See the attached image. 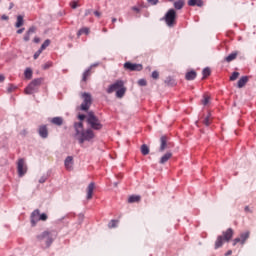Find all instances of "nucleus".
Here are the masks:
<instances>
[{"label": "nucleus", "mask_w": 256, "mask_h": 256, "mask_svg": "<svg viewBox=\"0 0 256 256\" xmlns=\"http://www.w3.org/2000/svg\"><path fill=\"white\" fill-rule=\"evenodd\" d=\"M74 129L76 131V137H78L80 145H83L85 141H91V139H95V133L93 130H83V122L75 123Z\"/></svg>", "instance_id": "1"}, {"label": "nucleus", "mask_w": 256, "mask_h": 256, "mask_svg": "<svg viewBox=\"0 0 256 256\" xmlns=\"http://www.w3.org/2000/svg\"><path fill=\"white\" fill-rule=\"evenodd\" d=\"M233 230L228 228L226 231L222 232V235L218 236L215 241L214 249H220L223 247V243H229L230 239H233Z\"/></svg>", "instance_id": "2"}, {"label": "nucleus", "mask_w": 256, "mask_h": 256, "mask_svg": "<svg viewBox=\"0 0 256 256\" xmlns=\"http://www.w3.org/2000/svg\"><path fill=\"white\" fill-rule=\"evenodd\" d=\"M167 27H175L177 25V12L175 9H169L163 17Z\"/></svg>", "instance_id": "3"}, {"label": "nucleus", "mask_w": 256, "mask_h": 256, "mask_svg": "<svg viewBox=\"0 0 256 256\" xmlns=\"http://www.w3.org/2000/svg\"><path fill=\"white\" fill-rule=\"evenodd\" d=\"M87 123L92 129H95L96 131H99L103 128L101 121H99V118H97V116H95V113H93L92 111L88 112Z\"/></svg>", "instance_id": "4"}, {"label": "nucleus", "mask_w": 256, "mask_h": 256, "mask_svg": "<svg viewBox=\"0 0 256 256\" xmlns=\"http://www.w3.org/2000/svg\"><path fill=\"white\" fill-rule=\"evenodd\" d=\"M41 83H43L42 78L34 79L25 89L26 95H33L35 91L41 87Z\"/></svg>", "instance_id": "5"}, {"label": "nucleus", "mask_w": 256, "mask_h": 256, "mask_svg": "<svg viewBox=\"0 0 256 256\" xmlns=\"http://www.w3.org/2000/svg\"><path fill=\"white\" fill-rule=\"evenodd\" d=\"M83 102L80 106L81 111H89V108L91 107V104L93 103V98L91 97V94L84 92L82 94Z\"/></svg>", "instance_id": "6"}, {"label": "nucleus", "mask_w": 256, "mask_h": 256, "mask_svg": "<svg viewBox=\"0 0 256 256\" xmlns=\"http://www.w3.org/2000/svg\"><path fill=\"white\" fill-rule=\"evenodd\" d=\"M17 171L19 177H23L27 173V164H25V159L20 158L17 163Z\"/></svg>", "instance_id": "7"}, {"label": "nucleus", "mask_w": 256, "mask_h": 256, "mask_svg": "<svg viewBox=\"0 0 256 256\" xmlns=\"http://www.w3.org/2000/svg\"><path fill=\"white\" fill-rule=\"evenodd\" d=\"M123 87H125V83L123 82V80H118L108 87L107 93L111 94L114 91H119V89H122Z\"/></svg>", "instance_id": "8"}, {"label": "nucleus", "mask_w": 256, "mask_h": 256, "mask_svg": "<svg viewBox=\"0 0 256 256\" xmlns=\"http://www.w3.org/2000/svg\"><path fill=\"white\" fill-rule=\"evenodd\" d=\"M124 69H128V71H143V65L126 62L124 64Z\"/></svg>", "instance_id": "9"}, {"label": "nucleus", "mask_w": 256, "mask_h": 256, "mask_svg": "<svg viewBox=\"0 0 256 256\" xmlns=\"http://www.w3.org/2000/svg\"><path fill=\"white\" fill-rule=\"evenodd\" d=\"M38 135L42 139H47V137H49V128H47V125H40L38 127Z\"/></svg>", "instance_id": "10"}, {"label": "nucleus", "mask_w": 256, "mask_h": 256, "mask_svg": "<svg viewBox=\"0 0 256 256\" xmlns=\"http://www.w3.org/2000/svg\"><path fill=\"white\" fill-rule=\"evenodd\" d=\"M168 141H169V138L167 136L160 137V148H159L160 153H163L165 149L169 148V144L167 143Z\"/></svg>", "instance_id": "11"}, {"label": "nucleus", "mask_w": 256, "mask_h": 256, "mask_svg": "<svg viewBox=\"0 0 256 256\" xmlns=\"http://www.w3.org/2000/svg\"><path fill=\"white\" fill-rule=\"evenodd\" d=\"M38 239H47V244L48 246L53 243V239L51 238V233L50 232H43L41 235L38 236Z\"/></svg>", "instance_id": "12"}, {"label": "nucleus", "mask_w": 256, "mask_h": 256, "mask_svg": "<svg viewBox=\"0 0 256 256\" xmlns=\"http://www.w3.org/2000/svg\"><path fill=\"white\" fill-rule=\"evenodd\" d=\"M93 191H95V183L91 182L87 187V199H93Z\"/></svg>", "instance_id": "13"}, {"label": "nucleus", "mask_w": 256, "mask_h": 256, "mask_svg": "<svg viewBox=\"0 0 256 256\" xmlns=\"http://www.w3.org/2000/svg\"><path fill=\"white\" fill-rule=\"evenodd\" d=\"M40 212H39V209H36L32 212L31 214V223L33 225H35L37 223V221H39V217H40Z\"/></svg>", "instance_id": "14"}, {"label": "nucleus", "mask_w": 256, "mask_h": 256, "mask_svg": "<svg viewBox=\"0 0 256 256\" xmlns=\"http://www.w3.org/2000/svg\"><path fill=\"white\" fill-rule=\"evenodd\" d=\"M171 157H173V153L171 152H166L161 158L159 163L161 165H165V163H167V161H169V159H171Z\"/></svg>", "instance_id": "15"}, {"label": "nucleus", "mask_w": 256, "mask_h": 256, "mask_svg": "<svg viewBox=\"0 0 256 256\" xmlns=\"http://www.w3.org/2000/svg\"><path fill=\"white\" fill-rule=\"evenodd\" d=\"M64 165H65L67 171H71L73 169V158H72V156H68L65 159Z\"/></svg>", "instance_id": "16"}, {"label": "nucleus", "mask_w": 256, "mask_h": 256, "mask_svg": "<svg viewBox=\"0 0 256 256\" xmlns=\"http://www.w3.org/2000/svg\"><path fill=\"white\" fill-rule=\"evenodd\" d=\"M249 81V77L247 76H243L238 80V88L242 89V87H245V85H247V82Z\"/></svg>", "instance_id": "17"}, {"label": "nucleus", "mask_w": 256, "mask_h": 256, "mask_svg": "<svg viewBox=\"0 0 256 256\" xmlns=\"http://www.w3.org/2000/svg\"><path fill=\"white\" fill-rule=\"evenodd\" d=\"M52 125H57V127H61L63 125V117H54L50 120Z\"/></svg>", "instance_id": "18"}, {"label": "nucleus", "mask_w": 256, "mask_h": 256, "mask_svg": "<svg viewBox=\"0 0 256 256\" xmlns=\"http://www.w3.org/2000/svg\"><path fill=\"white\" fill-rule=\"evenodd\" d=\"M237 55H239V52L234 51L225 58V61H227V63H231V61H235V59H237Z\"/></svg>", "instance_id": "19"}, {"label": "nucleus", "mask_w": 256, "mask_h": 256, "mask_svg": "<svg viewBox=\"0 0 256 256\" xmlns=\"http://www.w3.org/2000/svg\"><path fill=\"white\" fill-rule=\"evenodd\" d=\"M35 31H36V28L34 26L30 27L29 30L24 35V41H29V39H31V35H33Z\"/></svg>", "instance_id": "20"}, {"label": "nucleus", "mask_w": 256, "mask_h": 256, "mask_svg": "<svg viewBox=\"0 0 256 256\" xmlns=\"http://www.w3.org/2000/svg\"><path fill=\"white\" fill-rule=\"evenodd\" d=\"M126 92H127V88H125V86H124L116 91V97H118V99H123Z\"/></svg>", "instance_id": "21"}, {"label": "nucleus", "mask_w": 256, "mask_h": 256, "mask_svg": "<svg viewBox=\"0 0 256 256\" xmlns=\"http://www.w3.org/2000/svg\"><path fill=\"white\" fill-rule=\"evenodd\" d=\"M196 77H197V72H195L193 70L186 73V76H185L187 81H193V79H195Z\"/></svg>", "instance_id": "22"}, {"label": "nucleus", "mask_w": 256, "mask_h": 256, "mask_svg": "<svg viewBox=\"0 0 256 256\" xmlns=\"http://www.w3.org/2000/svg\"><path fill=\"white\" fill-rule=\"evenodd\" d=\"M210 102H211V96H209V94H204L201 101L202 105H204V107H207V105H209Z\"/></svg>", "instance_id": "23"}, {"label": "nucleus", "mask_w": 256, "mask_h": 256, "mask_svg": "<svg viewBox=\"0 0 256 256\" xmlns=\"http://www.w3.org/2000/svg\"><path fill=\"white\" fill-rule=\"evenodd\" d=\"M89 33H91V30L87 27H84L78 31L77 37H81V35H89Z\"/></svg>", "instance_id": "24"}, {"label": "nucleus", "mask_w": 256, "mask_h": 256, "mask_svg": "<svg viewBox=\"0 0 256 256\" xmlns=\"http://www.w3.org/2000/svg\"><path fill=\"white\" fill-rule=\"evenodd\" d=\"M141 201V196L132 195L128 198V203H139Z\"/></svg>", "instance_id": "25"}, {"label": "nucleus", "mask_w": 256, "mask_h": 256, "mask_svg": "<svg viewBox=\"0 0 256 256\" xmlns=\"http://www.w3.org/2000/svg\"><path fill=\"white\" fill-rule=\"evenodd\" d=\"M189 7H203V1H188Z\"/></svg>", "instance_id": "26"}, {"label": "nucleus", "mask_w": 256, "mask_h": 256, "mask_svg": "<svg viewBox=\"0 0 256 256\" xmlns=\"http://www.w3.org/2000/svg\"><path fill=\"white\" fill-rule=\"evenodd\" d=\"M249 235H250L249 232H245L240 235L241 245H245V241L249 239Z\"/></svg>", "instance_id": "27"}, {"label": "nucleus", "mask_w": 256, "mask_h": 256, "mask_svg": "<svg viewBox=\"0 0 256 256\" xmlns=\"http://www.w3.org/2000/svg\"><path fill=\"white\" fill-rule=\"evenodd\" d=\"M212 121L211 113H208V115L204 118L203 123L206 125V127H209Z\"/></svg>", "instance_id": "28"}, {"label": "nucleus", "mask_w": 256, "mask_h": 256, "mask_svg": "<svg viewBox=\"0 0 256 256\" xmlns=\"http://www.w3.org/2000/svg\"><path fill=\"white\" fill-rule=\"evenodd\" d=\"M88 77H91V67L83 73L82 81H87Z\"/></svg>", "instance_id": "29"}, {"label": "nucleus", "mask_w": 256, "mask_h": 256, "mask_svg": "<svg viewBox=\"0 0 256 256\" xmlns=\"http://www.w3.org/2000/svg\"><path fill=\"white\" fill-rule=\"evenodd\" d=\"M15 27L19 29V27H23V16L19 15L17 17V22L15 24Z\"/></svg>", "instance_id": "30"}, {"label": "nucleus", "mask_w": 256, "mask_h": 256, "mask_svg": "<svg viewBox=\"0 0 256 256\" xmlns=\"http://www.w3.org/2000/svg\"><path fill=\"white\" fill-rule=\"evenodd\" d=\"M184 6H185V2H183V1H176V2H174V7L177 10L183 9Z\"/></svg>", "instance_id": "31"}, {"label": "nucleus", "mask_w": 256, "mask_h": 256, "mask_svg": "<svg viewBox=\"0 0 256 256\" xmlns=\"http://www.w3.org/2000/svg\"><path fill=\"white\" fill-rule=\"evenodd\" d=\"M24 75L26 79H31V77H33V70H31V68H27Z\"/></svg>", "instance_id": "32"}, {"label": "nucleus", "mask_w": 256, "mask_h": 256, "mask_svg": "<svg viewBox=\"0 0 256 256\" xmlns=\"http://www.w3.org/2000/svg\"><path fill=\"white\" fill-rule=\"evenodd\" d=\"M141 153L142 155H149V146H147L146 144H143L141 146Z\"/></svg>", "instance_id": "33"}, {"label": "nucleus", "mask_w": 256, "mask_h": 256, "mask_svg": "<svg viewBox=\"0 0 256 256\" xmlns=\"http://www.w3.org/2000/svg\"><path fill=\"white\" fill-rule=\"evenodd\" d=\"M49 45H51V40H49V39L45 40L44 43L40 47L41 51H45V49H47V47H49Z\"/></svg>", "instance_id": "34"}, {"label": "nucleus", "mask_w": 256, "mask_h": 256, "mask_svg": "<svg viewBox=\"0 0 256 256\" xmlns=\"http://www.w3.org/2000/svg\"><path fill=\"white\" fill-rule=\"evenodd\" d=\"M239 75V72H233L230 76V81H237V79H239Z\"/></svg>", "instance_id": "35"}, {"label": "nucleus", "mask_w": 256, "mask_h": 256, "mask_svg": "<svg viewBox=\"0 0 256 256\" xmlns=\"http://www.w3.org/2000/svg\"><path fill=\"white\" fill-rule=\"evenodd\" d=\"M117 223H119V221L111 220L110 223L108 224L109 229H113V228L117 227Z\"/></svg>", "instance_id": "36"}, {"label": "nucleus", "mask_w": 256, "mask_h": 256, "mask_svg": "<svg viewBox=\"0 0 256 256\" xmlns=\"http://www.w3.org/2000/svg\"><path fill=\"white\" fill-rule=\"evenodd\" d=\"M202 74H203V77H209V75H211V69L209 68H205L203 71H202Z\"/></svg>", "instance_id": "37"}, {"label": "nucleus", "mask_w": 256, "mask_h": 256, "mask_svg": "<svg viewBox=\"0 0 256 256\" xmlns=\"http://www.w3.org/2000/svg\"><path fill=\"white\" fill-rule=\"evenodd\" d=\"M48 216L45 213L40 214L38 221H47Z\"/></svg>", "instance_id": "38"}, {"label": "nucleus", "mask_w": 256, "mask_h": 256, "mask_svg": "<svg viewBox=\"0 0 256 256\" xmlns=\"http://www.w3.org/2000/svg\"><path fill=\"white\" fill-rule=\"evenodd\" d=\"M141 9H143L142 4L132 7V11H136V13H139V11H141Z\"/></svg>", "instance_id": "39"}, {"label": "nucleus", "mask_w": 256, "mask_h": 256, "mask_svg": "<svg viewBox=\"0 0 256 256\" xmlns=\"http://www.w3.org/2000/svg\"><path fill=\"white\" fill-rule=\"evenodd\" d=\"M138 85H140V87H145V85H147V80L145 79H140L138 81Z\"/></svg>", "instance_id": "40"}, {"label": "nucleus", "mask_w": 256, "mask_h": 256, "mask_svg": "<svg viewBox=\"0 0 256 256\" xmlns=\"http://www.w3.org/2000/svg\"><path fill=\"white\" fill-rule=\"evenodd\" d=\"M17 89V87H15L13 84H9L8 86V93H12V91H15Z\"/></svg>", "instance_id": "41"}, {"label": "nucleus", "mask_w": 256, "mask_h": 256, "mask_svg": "<svg viewBox=\"0 0 256 256\" xmlns=\"http://www.w3.org/2000/svg\"><path fill=\"white\" fill-rule=\"evenodd\" d=\"M50 67H53V62H47L43 65V69L45 70L50 69Z\"/></svg>", "instance_id": "42"}, {"label": "nucleus", "mask_w": 256, "mask_h": 256, "mask_svg": "<svg viewBox=\"0 0 256 256\" xmlns=\"http://www.w3.org/2000/svg\"><path fill=\"white\" fill-rule=\"evenodd\" d=\"M78 6H79V2H70V7H71L72 9H77Z\"/></svg>", "instance_id": "43"}, {"label": "nucleus", "mask_w": 256, "mask_h": 256, "mask_svg": "<svg viewBox=\"0 0 256 256\" xmlns=\"http://www.w3.org/2000/svg\"><path fill=\"white\" fill-rule=\"evenodd\" d=\"M41 53H43V50L40 48L37 52H35L34 59H39V55H41Z\"/></svg>", "instance_id": "44"}, {"label": "nucleus", "mask_w": 256, "mask_h": 256, "mask_svg": "<svg viewBox=\"0 0 256 256\" xmlns=\"http://www.w3.org/2000/svg\"><path fill=\"white\" fill-rule=\"evenodd\" d=\"M152 79H159V72L153 71L152 72Z\"/></svg>", "instance_id": "45"}, {"label": "nucleus", "mask_w": 256, "mask_h": 256, "mask_svg": "<svg viewBox=\"0 0 256 256\" xmlns=\"http://www.w3.org/2000/svg\"><path fill=\"white\" fill-rule=\"evenodd\" d=\"M241 238H235L234 240H233V246L235 247V245H237V243H241Z\"/></svg>", "instance_id": "46"}, {"label": "nucleus", "mask_w": 256, "mask_h": 256, "mask_svg": "<svg viewBox=\"0 0 256 256\" xmlns=\"http://www.w3.org/2000/svg\"><path fill=\"white\" fill-rule=\"evenodd\" d=\"M1 19H2L3 21H9V16H7V15H2Z\"/></svg>", "instance_id": "47"}, {"label": "nucleus", "mask_w": 256, "mask_h": 256, "mask_svg": "<svg viewBox=\"0 0 256 256\" xmlns=\"http://www.w3.org/2000/svg\"><path fill=\"white\" fill-rule=\"evenodd\" d=\"M25 31V28H21L17 30L18 35H21Z\"/></svg>", "instance_id": "48"}, {"label": "nucleus", "mask_w": 256, "mask_h": 256, "mask_svg": "<svg viewBox=\"0 0 256 256\" xmlns=\"http://www.w3.org/2000/svg\"><path fill=\"white\" fill-rule=\"evenodd\" d=\"M78 118L80 119V121H84V120H85V115L80 114V115L78 116Z\"/></svg>", "instance_id": "49"}, {"label": "nucleus", "mask_w": 256, "mask_h": 256, "mask_svg": "<svg viewBox=\"0 0 256 256\" xmlns=\"http://www.w3.org/2000/svg\"><path fill=\"white\" fill-rule=\"evenodd\" d=\"M45 181H47V178L42 177V178H40L39 183H45Z\"/></svg>", "instance_id": "50"}, {"label": "nucleus", "mask_w": 256, "mask_h": 256, "mask_svg": "<svg viewBox=\"0 0 256 256\" xmlns=\"http://www.w3.org/2000/svg\"><path fill=\"white\" fill-rule=\"evenodd\" d=\"M94 15H95L96 17H101V13H100L99 11H95V12H94Z\"/></svg>", "instance_id": "51"}, {"label": "nucleus", "mask_w": 256, "mask_h": 256, "mask_svg": "<svg viewBox=\"0 0 256 256\" xmlns=\"http://www.w3.org/2000/svg\"><path fill=\"white\" fill-rule=\"evenodd\" d=\"M40 41H41V39L39 37L34 38V43H39Z\"/></svg>", "instance_id": "52"}, {"label": "nucleus", "mask_w": 256, "mask_h": 256, "mask_svg": "<svg viewBox=\"0 0 256 256\" xmlns=\"http://www.w3.org/2000/svg\"><path fill=\"white\" fill-rule=\"evenodd\" d=\"M3 81H5V76L0 75V83H3Z\"/></svg>", "instance_id": "53"}, {"label": "nucleus", "mask_w": 256, "mask_h": 256, "mask_svg": "<svg viewBox=\"0 0 256 256\" xmlns=\"http://www.w3.org/2000/svg\"><path fill=\"white\" fill-rule=\"evenodd\" d=\"M244 211H246V213H248V212L251 211V210L249 209V206H246V207L244 208Z\"/></svg>", "instance_id": "54"}, {"label": "nucleus", "mask_w": 256, "mask_h": 256, "mask_svg": "<svg viewBox=\"0 0 256 256\" xmlns=\"http://www.w3.org/2000/svg\"><path fill=\"white\" fill-rule=\"evenodd\" d=\"M233 254V251L229 250L227 253H226V256H229V255H232Z\"/></svg>", "instance_id": "55"}, {"label": "nucleus", "mask_w": 256, "mask_h": 256, "mask_svg": "<svg viewBox=\"0 0 256 256\" xmlns=\"http://www.w3.org/2000/svg\"><path fill=\"white\" fill-rule=\"evenodd\" d=\"M151 5H157V1H150Z\"/></svg>", "instance_id": "56"}, {"label": "nucleus", "mask_w": 256, "mask_h": 256, "mask_svg": "<svg viewBox=\"0 0 256 256\" xmlns=\"http://www.w3.org/2000/svg\"><path fill=\"white\" fill-rule=\"evenodd\" d=\"M116 22H117V18H113L112 23H116Z\"/></svg>", "instance_id": "57"}, {"label": "nucleus", "mask_w": 256, "mask_h": 256, "mask_svg": "<svg viewBox=\"0 0 256 256\" xmlns=\"http://www.w3.org/2000/svg\"><path fill=\"white\" fill-rule=\"evenodd\" d=\"M103 33H107V28H103Z\"/></svg>", "instance_id": "58"}, {"label": "nucleus", "mask_w": 256, "mask_h": 256, "mask_svg": "<svg viewBox=\"0 0 256 256\" xmlns=\"http://www.w3.org/2000/svg\"><path fill=\"white\" fill-rule=\"evenodd\" d=\"M13 7V3L10 4V9Z\"/></svg>", "instance_id": "59"}, {"label": "nucleus", "mask_w": 256, "mask_h": 256, "mask_svg": "<svg viewBox=\"0 0 256 256\" xmlns=\"http://www.w3.org/2000/svg\"><path fill=\"white\" fill-rule=\"evenodd\" d=\"M169 79H170V78H167V80L165 81V83H168Z\"/></svg>", "instance_id": "60"}, {"label": "nucleus", "mask_w": 256, "mask_h": 256, "mask_svg": "<svg viewBox=\"0 0 256 256\" xmlns=\"http://www.w3.org/2000/svg\"><path fill=\"white\" fill-rule=\"evenodd\" d=\"M188 1H201V0H188Z\"/></svg>", "instance_id": "61"}, {"label": "nucleus", "mask_w": 256, "mask_h": 256, "mask_svg": "<svg viewBox=\"0 0 256 256\" xmlns=\"http://www.w3.org/2000/svg\"><path fill=\"white\" fill-rule=\"evenodd\" d=\"M147 1H159V0H147Z\"/></svg>", "instance_id": "62"}]
</instances>
